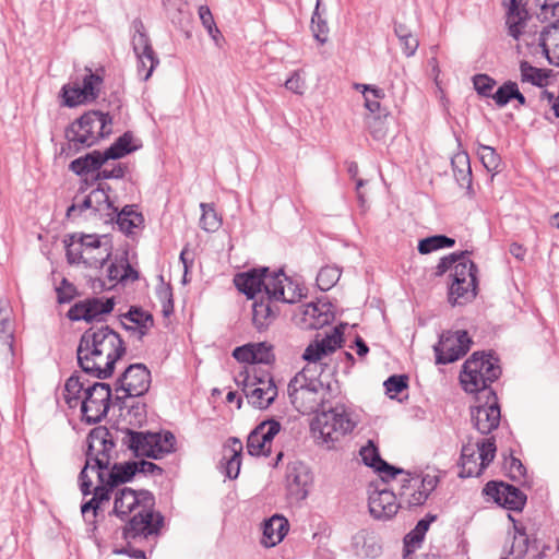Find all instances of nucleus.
Masks as SVG:
<instances>
[{
	"label": "nucleus",
	"mask_w": 559,
	"mask_h": 559,
	"mask_svg": "<svg viewBox=\"0 0 559 559\" xmlns=\"http://www.w3.org/2000/svg\"><path fill=\"white\" fill-rule=\"evenodd\" d=\"M231 356L238 362L249 365H273L276 359L273 345L266 341L237 346Z\"/></svg>",
	"instance_id": "obj_15"
},
{
	"label": "nucleus",
	"mask_w": 559,
	"mask_h": 559,
	"mask_svg": "<svg viewBox=\"0 0 559 559\" xmlns=\"http://www.w3.org/2000/svg\"><path fill=\"white\" fill-rule=\"evenodd\" d=\"M287 488L297 499L304 500L309 492V486L312 484V475L309 468L304 464L294 465L286 475Z\"/></svg>",
	"instance_id": "obj_27"
},
{
	"label": "nucleus",
	"mask_w": 559,
	"mask_h": 559,
	"mask_svg": "<svg viewBox=\"0 0 559 559\" xmlns=\"http://www.w3.org/2000/svg\"><path fill=\"white\" fill-rule=\"evenodd\" d=\"M408 376L405 373L392 374L384 382L385 394L394 400L400 393L408 389Z\"/></svg>",
	"instance_id": "obj_54"
},
{
	"label": "nucleus",
	"mask_w": 559,
	"mask_h": 559,
	"mask_svg": "<svg viewBox=\"0 0 559 559\" xmlns=\"http://www.w3.org/2000/svg\"><path fill=\"white\" fill-rule=\"evenodd\" d=\"M75 235V240L80 242L85 249H98L102 245L106 247L107 254L99 261V267H103L112 255V242L111 236L108 234L97 235V234H84V233H73Z\"/></svg>",
	"instance_id": "obj_36"
},
{
	"label": "nucleus",
	"mask_w": 559,
	"mask_h": 559,
	"mask_svg": "<svg viewBox=\"0 0 559 559\" xmlns=\"http://www.w3.org/2000/svg\"><path fill=\"white\" fill-rule=\"evenodd\" d=\"M508 516L513 522L514 526V536L510 548V554L514 555V559H522L528 550L531 539L526 534V528L522 524H519L511 514Z\"/></svg>",
	"instance_id": "obj_44"
},
{
	"label": "nucleus",
	"mask_w": 559,
	"mask_h": 559,
	"mask_svg": "<svg viewBox=\"0 0 559 559\" xmlns=\"http://www.w3.org/2000/svg\"><path fill=\"white\" fill-rule=\"evenodd\" d=\"M471 253L468 250L451 252L442 257L435 267V277L453 270L448 286V300L452 306L472 302L478 294V266L469 259Z\"/></svg>",
	"instance_id": "obj_2"
},
{
	"label": "nucleus",
	"mask_w": 559,
	"mask_h": 559,
	"mask_svg": "<svg viewBox=\"0 0 559 559\" xmlns=\"http://www.w3.org/2000/svg\"><path fill=\"white\" fill-rule=\"evenodd\" d=\"M94 198L93 192L91 191L81 203H72L67 209V217L71 218L76 215H81L84 211L91 210V215H98L100 213V209L98 206H94Z\"/></svg>",
	"instance_id": "obj_58"
},
{
	"label": "nucleus",
	"mask_w": 559,
	"mask_h": 559,
	"mask_svg": "<svg viewBox=\"0 0 559 559\" xmlns=\"http://www.w3.org/2000/svg\"><path fill=\"white\" fill-rule=\"evenodd\" d=\"M112 336V341L118 342L119 338H122V336L115 331L109 325H103L97 330H94L93 328L87 329L84 331V333L80 337L81 345L84 344L85 347L87 346H97L102 347L104 342L109 337Z\"/></svg>",
	"instance_id": "obj_41"
},
{
	"label": "nucleus",
	"mask_w": 559,
	"mask_h": 559,
	"mask_svg": "<svg viewBox=\"0 0 559 559\" xmlns=\"http://www.w3.org/2000/svg\"><path fill=\"white\" fill-rule=\"evenodd\" d=\"M106 163L107 160L103 151L93 150L78 158H74L69 164V170L79 177H83L99 170Z\"/></svg>",
	"instance_id": "obj_29"
},
{
	"label": "nucleus",
	"mask_w": 559,
	"mask_h": 559,
	"mask_svg": "<svg viewBox=\"0 0 559 559\" xmlns=\"http://www.w3.org/2000/svg\"><path fill=\"white\" fill-rule=\"evenodd\" d=\"M460 379V383L462 385V389L469 394L474 395L475 399V405H472L471 407H479L486 408L487 406H490L493 402H499L496 391L491 388V384H487L486 382H478L477 385L473 386L468 383V379Z\"/></svg>",
	"instance_id": "obj_32"
},
{
	"label": "nucleus",
	"mask_w": 559,
	"mask_h": 559,
	"mask_svg": "<svg viewBox=\"0 0 559 559\" xmlns=\"http://www.w3.org/2000/svg\"><path fill=\"white\" fill-rule=\"evenodd\" d=\"M451 166L455 181L461 188L466 189V195L469 199L475 197L473 188V173L471 167V159L467 152H459L451 158Z\"/></svg>",
	"instance_id": "obj_26"
},
{
	"label": "nucleus",
	"mask_w": 559,
	"mask_h": 559,
	"mask_svg": "<svg viewBox=\"0 0 559 559\" xmlns=\"http://www.w3.org/2000/svg\"><path fill=\"white\" fill-rule=\"evenodd\" d=\"M333 305L325 297L318 298L306 305L304 310V328L306 330H319L330 325L335 320L332 311Z\"/></svg>",
	"instance_id": "obj_18"
},
{
	"label": "nucleus",
	"mask_w": 559,
	"mask_h": 559,
	"mask_svg": "<svg viewBox=\"0 0 559 559\" xmlns=\"http://www.w3.org/2000/svg\"><path fill=\"white\" fill-rule=\"evenodd\" d=\"M323 388V383L319 379L308 378L306 376V369L297 372L288 382L287 392L292 404L296 403L298 391H307L312 394H317L320 389Z\"/></svg>",
	"instance_id": "obj_34"
},
{
	"label": "nucleus",
	"mask_w": 559,
	"mask_h": 559,
	"mask_svg": "<svg viewBox=\"0 0 559 559\" xmlns=\"http://www.w3.org/2000/svg\"><path fill=\"white\" fill-rule=\"evenodd\" d=\"M84 389V381L78 374L72 373L64 383L63 397L69 408H75L81 400V394Z\"/></svg>",
	"instance_id": "obj_45"
},
{
	"label": "nucleus",
	"mask_w": 559,
	"mask_h": 559,
	"mask_svg": "<svg viewBox=\"0 0 559 559\" xmlns=\"http://www.w3.org/2000/svg\"><path fill=\"white\" fill-rule=\"evenodd\" d=\"M261 528V544L266 548H271L280 544L285 538L289 531V522L284 515L275 513L263 520Z\"/></svg>",
	"instance_id": "obj_23"
},
{
	"label": "nucleus",
	"mask_w": 559,
	"mask_h": 559,
	"mask_svg": "<svg viewBox=\"0 0 559 559\" xmlns=\"http://www.w3.org/2000/svg\"><path fill=\"white\" fill-rule=\"evenodd\" d=\"M341 272L335 266H323L317 275V286L321 292L330 290L340 280Z\"/></svg>",
	"instance_id": "obj_52"
},
{
	"label": "nucleus",
	"mask_w": 559,
	"mask_h": 559,
	"mask_svg": "<svg viewBox=\"0 0 559 559\" xmlns=\"http://www.w3.org/2000/svg\"><path fill=\"white\" fill-rule=\"evenodd\" d=\"M356 427L344 405H336L321 413L312 419L310 430L313 437L321 440L328 449H334L341 437L350 433Z\"/></svg>",
	"instance_id": "obj_3"
},
{
	"label": "nucleus",
	"mask_w": 559,
	"mask_h": 559,
	"mask_svg": "<svg viewBox=\"0 0 559 559\" xmlns=\"http://www.w3.org/2000/svg\"><path fill=\"white\" fill-rule=\"evenodd\" d=\"M66 248V257L69 264H86V260L83 258V246L75 240L74 234H69L63 239Z\"/></svg>",
	"instance_id": "obj_53"
},
{
	"label": "nucleus",
	"mask_w": 559,
	"mask_h": 559,
	"mask_svg": "<svg viewBox=\"0 0 559 559\" xmlns=\"http://www.w3.org/2000/svg\"><path fill=\"white\" fill-rule=\"evenodd\" d=\"M103 83V76L87 69V73L83 76L80 87L90 104L94 103L99 97Z\"/></svg>",
	"instance_id": "obj_46"
},
{
	"label": "nucleus",
	"mask_w": 559,
	"mask_h": 559,
	"mask_svg": "<svg viewBox=\"0 0 559 559\" xmlns=\"http://www.w3.org/2000/svg\"><path fill=\"white\" fill-rule=\"evenodd\" d=\"M401 506L396 503V495L388 489L381 488L377 481L368 485V509L370 515L378 521L391 520Z\"/></svg>",
	"instance_id": "obj_11"
},
{
	"label": "nucleus",
	"mask_w": 559,
	"mask_h": 559,
	"mask_svg": "<svg viewBox=\"0 0 559 559\" xmlns=\"http://www.w3.org/2000/svg\"><path fill=\"white\" fill-rule=\"evenodd\" d=\"M481 493L506 510L522 512L527 502V496L516 486L503 480H489Z\"/></svg>",
	"instance_id": "obj_9"
},
{
	"label": "nucleus",
	"mask_w": 559,
	"mask_h": 559,
	"mask_svg": "<svg viewBox=\"0 0 559 559\" xmlns=\"http://www.w3.org/2000/svg\"><path fill=\"white\" fill-rule=\"evenodd\" d=\"M326 9L322 8L321 0H317L314 10L311 15L310 28L313 38L324 45L328 41L330 28L326 21Z\"/></svg>",
	"instance_id": "obj_38"
},
{
	"label": "nucleus",
	"mask_w": 559,
	"mask_h": 559,
	"mask_svg": "<svg viewBox=\"0 0 559 559\" xmlns=\"http://www.w3.org/2000/svg\"><path fill=\"white\" fill-rule=\"evenodd\" d=\"M242 450V442L237 437H229L223 445V456L218 463V468L225 477L236 479L239 476Z\"/></svg>",
	"instance_id": "obj_19"
},
{
	"label": "nucleus",
	"mask_w": 559,
	"mask_h": 559,
	"mask_svg": "<svg viewBox=\"0 0 559 559\" xmlns=\"http://www.w3.org/2000/svg\"><path fill=\"white\" fill-rule=\"evenodd\" d=\"M151 448L158 455L151 456L152 460H160L165 455L176 451V438L169 430L153 431Z\"/></svg>",
	"instance_id": "obj_40"
},
{
	"label": "nucleus",
	"mask_w": 559,
	"mask_h": 559,
	"mask_svg": "<svg viewBox=\"0 0 559 559\" xmlns=\"http://www.w3.org/2000/svg\"><path fill=\"white\" fill-rule=\"evenodd\" d=\"M252 300V324L259 332H263L277 319L281 309L274 306V300H269L267 296L261 295Z\"/></svg>",
	"instance_id": "obj_24"
},
{
	"label": "nucleus",
	"mask_w": 559,
	"mask_h": 559,
	"mask_svg": "<svg viewBox=\"0 0 559 559\" xmlns=\"http://www.w3.org/2000/svg\"><path fill=\"white\" fill-rule=\"evenodd\" d=\"M359 455L361 457L362 463L372 468L373 471L378 467L384 459L380 455L379 448L377 443L369 439L365 445H362L359 450Z\"/></svg>",
	"instance_id": "obj_51"
},
{
	"label": "nucleus",
	"mask_w": 559,
	"mask_h": 559,
	"mask_svg": "<svg viewBox=\"0 0 559 559\" xmlns=\"http://www.w3.org/2000/svg\"><path fill=\"white\" fill-rule=\"evenodd\" d=\"M538 46L548 63L555 66L559 56V20L543 27L539 33Z\"/></svg>",
	"instance_id": "obj_28"
},
{
	"label": "nucleus",
	"mask_w": 559,
	"mask_h": 559,
	"mask_svg": "<svg viewBox=\"0 0 559 559\" xmlns=\"http://www.w3.org/2000/svg\"><path fill=\"white\" fill-rule=\"evenodd\" d=\"M105 478L117 489L120 485L131 483L138 474L136 461L115 462L102 472Z\"/></svg>",
	"instance_id": "obj_30"
},
{
	"label": "nucleus",
	"mask_w": 559,
	"mask_h": 559,
	"mask_svg": "<svg viewBox=\"0 0 559 559\" xmlns=\"http://www.w3.org/2000/svg\"><path fill=\"white\" fill-rule=\"evenodd\" d=\"M284 281H287L289 286L293 284V280L285 275L283 269H278L272 273L269 271V277L265 281L263 288V296H267L269 300L281 301L289 305L296 304L301 299V295L298 293L288 297L285 296Z\"/></svg>",
	"instance_id": "obj_20"
},
{
	"label": "nucleus",
	"mask_w": 559,
	"mask_h": 559,
	"mask_svg": "<svg viewBox=\"0 0 559 559\" xmlns=\"http://www.w3.org/2000/svg\"><path fill=\"white\" fill-rule=\"evenodd\" d=\"M425 539V535H423L415 527L411 530L403 539V558L406 559L409 555H412L417 547L421 545Z\"/></svg>",
	"instance_id": "obj_62"
},
{
	"label": "nucleus",
	"mask_w": 559,
	"mask_h": 559,
	"mask_svg": "<svg viewBox=\"0 0 559 559\" xmlns=\"http://www.w3.org/2000/svg\"><path fill=\"white\" fill-rule=\"evenodd\" d=\"M58 304H70L80 296V292L68 278L63 277L60 285L56 287Z\"/></svg>",
	"instance_id": "obj_60"
},
{
	"label": "nucleus",
	"mask_w": 559,
	"mask_h": 559,
	"mask_svg": "<svg viewBox=\"0 0 559 559\" xmlns=\"http://www.w3.org/2000/svg\"><path fill=\"white\" fill-rule=\"evenodd\" d=\"M110 429H115L117 433H122L120 439L121 445L126 450H129L134 457L151 459V456L158 455L157 453H154L153 449L151 448V440L154 436L153 431H138L129 427L120 428L116 424L111 425Z\"/></svg>",
	"instance_id": "obj_14"
},
{
	"label": "nucleus",
	"mask_w": 559,
	"mask_h": 559,
	"mask_svg": "<svg viewBox=\"0 0 559 559\" xmlns=\"http://www.w3.org/2000/svg\"><path fill=\"white\" fill-rule=\"evenodd\" d=\"M518 83L512 80H508L503 82L491 95L497 107L502 108L506 107L511 100H513V96L515 94V85Z\"/></svg>",
	"instance_id": "obj_56"
},
{
	"label": "nucleus",
	"mask_w": 559,
	"mask_h": 559,
	"mask_svg": "<svg viewBox=\"0 0 559 559\" xmlns=\"http://www.w3.org/2000/svg\"><path fill=\"white\" fill-rule=\"evenodd\" d=\"M96 109L87 110L74 119L64 129L67 143L61 146L60 155L70 157L79 154L82 150L97 145L96 133Z\"/></svg>",
	"instance_id": "obj_4"
},
{
	"label": "nucleus",
	"mask_w": 559,
	"mask_h": 559,
	"mask_svg": "<svg viewBox=\"0 0 559 559\" xmlns=\"http://www.w3.org/2000/svg\"><path fill=\"white\" fill-rule=\"evenodd\" d=\"M281 429V423L273 417L259 423L247 438L248 454L251 456H270L272 441Z\"/></svg>",
	"instance_id": "obj_10"
},
{
	"label": "nucleus",
	"mask_w": 559,
	"mask_h": 559,
	"mask_svg": "<svg viewBox=\"0 0 559 559\" xmlns=\"http://www.w3.org/2000/svg\"><path fill=\"white\" fill-rule=\"evenodd\" d=\"M154 506L155 497L147 489L122 487L116 490L110 514L126 522L123 539L147 538L159 534L165 518L159 511H154Z\"/></svg>",
	"instance_id": "obj_1"
},
{
	"label": "nucleus",
	"mask_w": 559,
	"mask_h": 559,
	"mask_svg": "<svg viewBox=\"0 0 559 559\" xmlns=\"http://www.w3.org/2000/svg\"><path fill=\"white\" fill-rule=\"evenodd\" d=\"M118 436H112L110 429L106 426H96L90 430L86 437L85 456H96L100 459L111 460L110 452L116 447Z\"/></svg>",
	"instance_id": "obj_17"
},
{
	"label": "nucleus",
	"mask_w": 559,
	"mask_h": 559,
	"mask_svg": "<svg viewBox=\"0 0 559 559\" xmlns=\"http://www.w3.org/2000/svg\"><path fill=\"white\" fill-rule=\"evenodd\" d=\"M455 239L443 234H436L418 240L417 250L420 254H429L440 249L455 246Z\"/></svg>",
	"instance_id": "obj_43"
},
{
	"label": "nucleus",
	"mask_w": 559,
	"mask_h": 559,
	"mask_svg": "<svg viewBox=\"0 0 559 559\" xmlns=\"http://www.w3.org/2000/svg\"><path fill=\"white\" fill-rule=\"evenodd\" d=\"M60 105L67 108H75L81 105H88L79 81L63 84L59 92Z\"/></svg>",
	"instance_id": "obj_42"
},
{
	"label": "nucleus",
	"mask_w": 559,
	"mask_h": 559,
	"mask_svg": "<svg viewBox=\"0 0 559 559\" xmlns=\"http://www.w3.org/2000/svg\"><path fill=\"white\" fill-rule=\"evenodd\" d=\"M478 451L479 465L487 468L493 462L497 453L496 438L493 436L484 438L476 443Z\"/></svg>",
	"instance_id": "obj_48"
},
{
	"label": "nucleus",
	"mask_w": 559,
	"mask_h": 559,
	"mask_svg": "<svg viewBox=\"0 0 559 559\" xmlns=\"http://www.w3.org/2000/svg\"><path fill=\"white\" fill-rule=\"evenodd\" d=\"M269 277V266L252 267L237 273L234 276V285L247 299H254L263 293L265 281Z\"/></svg>",
	"instance_id": "obj_16"
},
{
	"label": "nucleus",
	"mask_w": 559,
	"mask_h": 559,
	"mask_svg": "<svg viewBox=\"0 0 559 559\" xmlns=\"http://www.w3.org/2000/svg\"><path fill=\"white\" fill-rule=\"evenodd\" d=\"M152 383V374L143 362L130 364L114 382L116 393L123 392L129 395L144 396Z\"/></svg>",
	"instance_id": "obj_8"
},
{
	"label": "nucleus",
	"mask_w": 559,
	"mask_h": 559,
	"mask_svg": "<svg viewBox=\"0 0 559 559\" xmlns=\"http://www.w3.org/2000/svg\"><path fill=\"white\" fill-rule=\"evenodd\" d=\"M202 214L200 217V227L207 231L214 233L222 226V218L218 216L212 203L200 204Z\"/></svg>",
	"instance_id": "obj_47"
},
{
	"label": "nucleus",
	"mask_w": 559,
	"mask_h": 559,
	"mask_svg": "<svg viewBox=\"0 0 559 559\" xmlns=\"http://www.w3.org/2000/svg\"><path fill=\"white\" fill-rule=\"evenodd\" d=\"M348 324L346 322H341L337 325L333 326L332 330L325 334L322 340L316 338L312 341L305 349L302 354V359L316 364L320 361L323 357L334 353L338 348H342L345 338L344 333L345 329Z\"/></svg>",
	"instance_id": "obj_12"
},
{
	"label": "nucleus",
	"mask_w": 559,
	"mask_h": 559,
	"mask_svg": "<svg viewBox=\"0 0 559 559\" xmlns=\"http://www.w3.org/2000/svg\"><path fill=\"white\" fill-rule=\"evenodd\" d=\"M235 381L238 386H241V390L248 399V402L254 408L266 409L274 403L275 399L277 397V386L273 377H270L269 381V390H273V394L269 396H266L267 391H265L264 388L249 385V382L251 381V373L247 368L238 373Z\"/></svg>",
	"instance_id": "obj_13"
},
{
	"label": "nucleus",
	"mask_w": 559,
	"mask_h": 559,
	"mask_svg": "<svg viewBox=\"0 0 559 559\" xmlns=\"http://www.w3.org/2000/svg\"><path fill=\"white\" fill-rule=\"evenodd\" d=\"M110 345L112 350L107 354L105 366L100 367L96 362H93L91 368H86V374L99 380H106L114 376L117 362L127 354V346L123 338H119L118 342L110 341Z\"/></svg>",
	"instance_id": "obj_25"
},
{
	"label": "nucleus",
	"mask_w": 559,
	"mask_h": 559,
	"mask_svg": "<svg viewBox=\"0 0 559 559\" xmlns=\"http://www.w3.org/2000/svg\"><path fill=\"white\" fill-rule=\"evenodd\" d=\"M503 468L507 471V476L512 481H519L521 477H525L526 467L522 461L513 455V451L510 450L509 455H503Z\"/></svg>",
	"instance_id": "obj_55"
},
{
	"label": "nucleus",
	"mask_w": 559,
	"mask_h": 559,
	"mask_svg": "<svg viewBox=\"0 0 559 559\" xmlns=\"http://www.w3.org/2000/svg\"><path fill=\"white\" fill-rule=\"evenodd\" d=\"M477 154L479 156L480 163L488 173H498V168L501 164V157L495 147L479 143Z\"/></svg>",
	"instance_id": "obj_49"
},
{
	"label": "nucleus",
	"mask_w": 559,
	"mask_h": 559,
	"mask_svg": "<svg viewBox=\"0 0 559 559\" xmlns=\"http://www.w3.org/2000/svg\"><path fill=\"white\" fill-rule=\"evenodd\" d=\"M459 465L461 466V471L459 473L460 478L478 477L486 469L481 468L479 463H477L476 454L473 455V459L471 456H460Z\"/></svg>",
	"instance_id": "obj_59"
},
{
	"label": "nucleus",
	"mask_w": 559,
	"mask_h": 559,
	"mask_svg": "<svg viewBox=\"0 0 559 559\" xmlns=\"http://www.w3.org/2000/svg\"><path fill=\"white\" fill-rule=\"evenodd\" d=\"M469 412L474 428L481 435H489L500 425L501 407L499 402H493L490 406L481 409L479 407H469Z\"/></svg>",
	"instance_id": "obj_22"
},
{
	"label": "nucleus",
	"mask_w": 559,
	"mask_h": 559,
	"mask_svg": "<svg viewBox=\"0 0 559 559\" xmlns=\"http://www.w3.org/2000/svg\"><path fill=\"white\" fill-rule=\"evenodd\" d=\"M134 204H127L121 210L117 206L110 209V213L106 214L105 224L118 226V229L124 235L130 236L138 224L144 223V216L141 212L134 210Z\"/></svg>",
	"instance_id": "obj_21"
},
{
	"label": "nucleus",
	"mask_w": 559,
	"mask_h": 559,
	"mask_svg": "<svg viewBox=\"0 0 559 559\" xmlns=\"http://www.w3.org/2000/svg\"><path fill=\"white\" fill-rule=\"evenodd\" d=\"M108 466H109V460L100 459L99 454H96V456H85V464L79 474V486H80V490L84 497L90 496L92 493V487H93V481L90 478V476L87 475V469L91 468L93 471H96L97 481H99V472H104L105 469H108Z\"/></svg>",
	"instance_id": "obj_33"
},
{
	"label": "nucleus",
	"mask_w": 559,
	"mask_h": 559,
	"mask_svg": "<svg viewBox=\"0 0 559 559\" xmlns=\"http://www.w3.org/2000/svg\"><path fill=\"white\" fill-rule=\"evenodd\" d=\"M502 374L500 358L493 349L476 350L462 365L460 377L473 386L478 382L492 384Z\"/></svg>",
	"instance_id": "obj_5"
},
{
	"label": "nucleus",
	"mask_w": 559,
	"mask_h": 559,
	"mask_svg": "<svg viewBox=\"0 0 559 559\" xmlns=\"http://www.w3.org/2000/svg\"><path fill=\"white\" fill-rule=\"evenodd\" d=\"M373 472L379 474L382 483H389L390 480L395 479L401 474H406L407 476H411L409 472L404 471L402 467L392 465L385 460H383V462L378 467H376Z\"/></svg>",
	"instance_id": "obj_63"
},
{
	"label": "nucleus",
	"mask_w": 559,
	"mask_h": 559,
	"mask_svg": "<svg viewBox=\"0 0 559 559\" xmlns=\"http://www.w3.org/2000/svg\"><path fill=\"white\" fill-rule=\"evenodd\" d=\"M138 60L142 61V59H146L150 62V67L146 70V73L143 75V80L147 81L152 74L155 68L159 64V59L154 51L152 44H146L145 47L140 50L136 55Z\"/></svg>",
	"instance_id": "obj_64"
},
{
	"label": "nucleus",
	"mask_w": 559,
	"mask_h": 559,
	"mask_svg": "<svg viewBox=\"0 0 559 559\" xmlns=\"http://www.w3.org/2000/svg\"><path fill=\"white\" fill-rule=\"evenodd\" d=\"M120 317L134 324L133 326L136 330L139 341H142L148 330L154 326L153 314L144 310L141 306H130L128 311Z\"/></svg>",
	"instance_id": "obj_35"
},
{
	"label": "nucleus",
	"mask_w": 559,
	"mask_h": 559,
	"mask_svg": "<svg viewBox=\"0 0 559 559\" xmlns=\"http://www.w3.org/2000/svg\"><path fill=\"white\" fill-rule=\"evenodd\" d=\"M472 345L473 340L466 330L442 332L433 345L436 365H449L461 359Z\"/></svg>",
	"instance_id": "obj_6"
},
{
	"label": "nucleus",
	"mask_w": 559,
	"mask_h": 559,
	"mask_svg": "<svg viewBox=\"0 0 559 559\" xmlns=\"http://www.w3.org/2000/svg\"><path fill=\"white\" fill-rule=\"evenodd\" d=\"M117 488L111 486V484L105 478L102 472H99V481L93 488L92 493L94 495L99 502L103 504L104 502H108L111 499V495L116 492Z\"/></svg>",
	"instance_id": "obj_61"
},
{
	"label": "nucleus",
	"mask_w": 559,
	"mask_h": 559,
	"mask_svg": "<svg viewBox=\"0 0 559 559\" xmlns=\"http://www.w3.org/2000/svg\"><path fill=\"white\" fill-rule=\"evenodd\" d=\"M520 73L522 83H531L532 85L543 88L547 86V80L551 76V69H542L532 66L526 60L520 61Z\"/></svg>",
	"instance_id": "obj_37"
},
{
	"label": "nucleus",
	"mask_w": 559,
	"mask_h": 559,
	"mask_svg": "<svg viewBox=\"0 0 559 559\" xmlns=\"http://www.w3.org/2000/svg\"><path fill=\"white\" fill-rule=\"evenodd\" d=\"M474 90L480 97L491 98L497 81L486 73H478L472 78Z\"/></svg>",
	"instance_id": "obj_57"
},
{
	"label": "nucleus",
	"mask_w": 559,
	"mask_h": 559,
	"mask_svg": "<svg viewBox=\"0 0 559 559\" xmlns=\"http://www.w3.org/2000/svg\"><path fill=\"white\" fill-rule=\"evenodd\" d=\"M103 353L102 347L91 345L85 347L84 345L81 346V343L79 342L76 347V360L81 370L86 373V368H91V365L95 362L96 358L103 356Z\"/></svg>",
	"instance_id": "obj_50"
},
{
	"label": "nucleus",
	"mask_w": 559,
	"mask_h": 559,
	"mask_svg": "<svg viewBox=\"0 0 559 559\" xmlns=\"http://www.w3.org/2000/svg\"><path fill=\"white\" fill-rule=\"evenodd\" d=\"M142 144L134 143V134L132 131H126L118 136L107 148L103 151L106 160H117L140 150Z\"/></svg>",
	"instance_id": "obj_31"
},
{
	"label": "nucleus",
	"mask_w": 559,
	"mask_h": 559,
	"mask_svg": "<svg viewBox=\"0 0 559 559\" xmlns=\"http://www.w3.org/2000/svg\"><path fill=\"white\" fill-rule=\"evenodd\" d=\"M116 297H87L70 307L66 317L72 322H103L116 306Z\"/></svg>",
	"instance_id": "obj_7"
},
{
	"label": "nucleus",
	"mask_w": 559,
	"mask_h": 559,
	"mask_svg": "<svg viewBox=\"0 0 559 559\" xmlns=\"http://www.w3.org/2000/svg\"><path fill=\"white\" fill-rule=\"evenodd\" d=\"M0 342L13 353L14 329L12 321V308L8 301L0 300Z\"/></svg>",
	"instance_id": "obj_39"
}]
</instances>
